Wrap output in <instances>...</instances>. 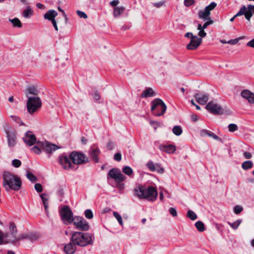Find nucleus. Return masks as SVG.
<instances>
[{"label":"nucleus","mask_w":254,"mask_h":254,"mask_svg":"<svg viewBox=\"0 0 254 254\" xmlns=\"http://www.w3.org/2000/svg\"><path fill=\"white\" fill-rule=\"evenodd\" d=\"M84 214L85 217L87 219H92L93 217V213L92 211L90 209H87L84 212Z\"/></svg>","instance_id":"obj_43"},{"label":"nucleus","mask_w":254,"mask_h":254,"mask_svg":"<svg viewBox=\"0 0 254 254\" xmlns=\"http://www.w3.org/2000/svg\"><path fill=\"white\" fill-rule=\"evenodd\" d=\"M206 109L214 114H223L224 113V110L222 107L213 101H210L207 104Z\"/></svg>","instance_id":"obj_11"},{"label":"nucleus","mask_w":254,"mask_h":254,"mask_svg":"<svg viewBox=\"0 0 254 254\" xmlns=\"http://www.w3.org/2000/svg\"><path fill=\"white\" fill-rule=\"evenodd\" d=\"M77 14L78 15V16L80 18H83L84 19H86L87 18V15H86V14L83 11L77 10Z\"/></svg>","instance_id":"obj_51"},{"label":"nucleus","mask_w":254,"mask_h":254,"mask_svg":"<svg viewBox=\"0 0 254 254\" xmlns=\"http://www.w3.org/2000/svg\"><path fill=\"white\" fill-rule=\"evenodd\" d=\"M133 195L139 199H144L150 201H154L157 197L156 189L152 186L147 188L139 185L133 190Z\"/></svg>","instance_id":"obj_2"},{"label":"nucleus","mask_w":254,"mask_h":254,"mask_svg":"<svg viewBox=\"0 0 254 254\" xmlns=\"http://www.w3.org/2000/svg\"><path fill=\"white\" fill-rule=\"evenodd\" d=\"M150 124L155 129H156L157 128L159 127V124L157 122L150 121Z\"/></svg>","instance_id":"obj_56"},{"label":"nucleus","mask_w":254,"mask_h":254,"mask_svg":"<svg viewBox=\"0 0 254 254\" xmlns=\"http://www.w3.org/2000/svg\"><path fill=\"white\" fill-rule=\"evenodd\" d=\"M99 153L100 151L98 148H93L90 152L91 157L95 162H97L98 161V156L99 155Z\"/></svg>","instance_id":"obj_27"},{"label":"nucleus","mask_w":254,"mask_h":254,"mask_svg":"<svg viewBox=\"0 0 254 254\" xmlns=\"http://www.w3.org/2000/svg\"><path fill=\"white\" fill-rule=\"evenodd\" d=\"M26 105L28 112L32 114L41 107L42 102L37 96L29 97Z\"/></svg>","instance_id":"obj_6"},{"label":"nucleus","mask_w":254,"mask_h":254,"mask_svg":"<svg viewBox=\"0 0 254 254\" xmlns=\"http://www.w3.org/2000/svg\"><path fill=\"white\" fill-rule=\"evenodd\" d=\"M21 164V162L18 159H14L12 161V165L14 167L18 168L20 166Z\"/></svg>","instance_id":"obj_47"},{"label":"nucleus","mask_w":254,"mask_h":254,"mask_svg":"<svg viewBox=\"0 0 254 254\" xmlns=\"http://www.w3.org/2000/svg\"><path fill=\"white\" fill-rule=\"evenodd\" d=\"M9 21L11 22L13 27L21 28L22 24L20 20L18 18L9 19Z\"/></svg>","instance_id":"obj_28"},{"label":"nucleus","mask_w":254,"mask_h":254,"mask_svg":"<svg viewBox=\"0 0 254 254\" xmlns=\"http://www.w3.org/2000/svg\"><path fill=\"white\" fill-rule=\"evenodd\" d=\"M38 235L33 233H25L17 234V230L14 224H10V233L3 236L4 242L13 243L20 240H27L33 242L38 238Z\"/></svg>","instance_id":"obj_1"},{"label":"nucleus","mask_w":254,"mask_h":254,"mask_svg":"<svg viewBox=\"0 0 254 254\" xmlns=\"http://www.w3.org/2000/svg\"><path fill=\"white\" fill-rule=\"evenodd\" d=\"M217 5L216 3L212 2L209 5L206 6L204 10H202L198 12V17L199 18L206 20L211 19L209 17L210 11L214 9Z\"/></svg>","instance_id":"obj_9"},{"label":"nucleus","mask_w":254,"mask_h":254,"mask_svg":"<svg viewBox=\"0 0 254 254\" xmlns=\"http://www.w3.org/2000/svg\"><path fill=\"white\" fill-rule=\"evenodd\" d=\"M73 224L77 229L82 231H87L89 229V225L87 222L82 217L75 216L72 221Z\"/></svg>","instance_id":"obj_8"},{"label":"nucleus","mask_w":254,"mask_h":254,"mask_svg":"<svg viewBox=\"0 0 254 254\" xmlns=\"http://www.w3.org/2000/svg\"><path fill=\"white\" fill-rule=\"evenodd\" d=\"M195 226L199 232H203L204 230V225L201 221H197Z\"/></svg>","instance_id":"obj_36"},{"label":"nucleus","mask_w":254,"mask_h":254,"mask_svg":"<svg viewBox=\"0 0 254 254\" xmlns=\"http://www.w3.org/2000/svg\"><path fill=\"white\" fill-rule=\"evenodd\" d=\"M247 46L254 48V39L248 42Z\"/></svg>","instance_id":"obj_59"},{"label":"nucleus","mask_w":254,"mask_h":254,"mask_svg":"<svg viewBox=\"0 0 254 254\" xmlns=\"http://www.w3.org/2000/svg\"><path fill=\"white\" fill-rule=\"evenodd\" d=\"M155 93L151 88H148L146 89L141 93L140 96L142 98H147L155 96Z\"/></svg>","instance_id":"obj_26"},{"label":"nucleus","mask_w":254,"mask_h":254,"mask_svg":"<svg viewBox=\"0 0 254 254\" xmlns=\"http://www.w3.org/2000/svg\"><path fill=\"white\" fill-rule=\"evenodd\" d=\"M108 176L115 180L117 182L124 181L126 177L118 168H113L108 173Z\"/></svg>","instance_id":"obj_12"},{"label":"nucleus","mask_w":254,"mask_h":254,"mask_svg":"<svg viewBox=\"0 0 254 254\" xmlns=\"http://www.w3.org/2000/svg\"><path fill=\"white\" fill-rule=\"evenodd\" d=\"M151 110L153 114L156 116L163 115L166 112L167 106L164 102L160 99L156 98L151 102Z\"/></svg>","instance_id":"obj_5"},{"label":"nucleus","mask_w":254,"mask_h":254,"mask_svg":"<svg viewBox=\"0 0 254 254\" xmlns=\"http://www.w3.org/2000/svg\"><path fill=\"white\" fill-rule=\"evenodd\" d=\"M38 144L43 149L48 153H51L58 148L57 145L54 144H51L47 141H38Z\"/></svg>","instance_id":"obj_14"},{"label":"nucleus","mask_w":254,"mask_h":254,"mask_svg":"<svg viewBox=\"0 0 254 254\" xmlns=\"http://www.w3.org/2000/svg\"><path fill=\"white\" fill-rule=\"evenodd\" d=\"M113 215L118 220L119 223L122 226L123 225V221L122 220V216L119 213L115 211L113 212Z\"/></svg>","instance_id":"obj_42"},{"label":"nucleus","mask_w":254,"mask_h":254,"mask_svg":"<svg viewBox=\"0 0 254 254\" xmlns=\"http://www.w3.org/2000/svg\"><path fill=\"white\" fill-rule=\"evenodd\" d=\"M35 189L38 192H42L43 190V187L40 184L37 183L35 185Z\"/></svg>","instance_id":"obj_49"},{"label":"nucleus","mask_w":254,"mask_h":254,"mask_svg":"<svg viewBox=\"0 0 254 254\" xmlns=\"http://www.w3.org/2000/svg\"><path fill=\"white\" fill-rule=\"evenodd\" d=\"M245 9V5H243L241 8V9H240V10L237 13V14L236 15H235L233 17H232L230 19V21L231 22H233L235 18L236 17H238V16H241V15H244V10Z\"/></svg>","instance_id":"obj_33"},{"label":"nucleus","mask_w":254,"mask_h":254,"mask_svg":"<svg viewBox=\"0 0 254 254\" xmlns=\"http://www.w3.org/2000/svg\"><path fill=\"white\" fill-rule=\"evenodd\" d=\"M58 15L57 12L53 9L48 10L44 15V18L51 21L55 20V17Z\"/></svg>","instance_id":"obj_23"},{"label":"nucleus","mask_w":254,"mask_h":254,"mask_svg":"<svg viewBox=\"0 0 254 254\" xmlns=\"http://www.w3.org/2000/svg\"><path fill=\"white\" fill-rule=\"evenodd\" d=\"M146 166L151 171H156L157 172L160 174H162L164 172V169L161 167L160 165H159L158 164H154L152 161H149L147 163Z\"/></svg>","instance_id":"obj_19"},{"label":"nucleus","mask_w":254,"mask_h":254,"mask_svg":"<svg viewBox=\"0 0 254 254\" xmlns=\"http://www.w3.org/2000/svg\"><path fill=\"white\" fill-rule=\"evenodd\" d=\"M38 141L36 143L37 145L33 147L32 148V150L33 152H34L36 154H39L41 152V149H43L40 146V145L38 144Z\"/></svg>","instance_id":"obj_40"},{"label":"nucleus","mask_w":254,"mask_h":254,"mask_svg":"<svg viewBox=\"0 0 254 254\" xmlns=\"http://www.w3.org/2000/svg\"><path fill=\"white\" fill-rule=\"evenodd\" d=\"M114 159L117 161H120L122 159V155L120 153H116L114 155Z\"/></svg>","instance_id":"obj_54"},{"label":"nucleus","mask_w":254,"mask_h":254,"mask_svg":"<svg viewBox=\"0 0 254 254\" xmlns=\"http://www.w3.org/2000/svg\"><path fill=\"white\" fill-rule=\"evenodd\" d=\"M33 10L30 6H27L26 8L23 11L22 16L25 18H29L33 15Z\"/></svg>","instance_id":"obj_29"},{"label":"nucleus","mask_w":254,"mask_h":254,"mask_svg":"<svg viewBox=\"0 0 254 254\" xmlns=\"http://www.w3.org/2000/svg\"><path fill=\"white\" fill-rule=\"evenodd\" d=\"M159 148L162 151L166 152L168 154L173 153L176 150L175 146L173 144L160 145Z\"/></svg>","instance_id":"obj_21"},{"label":"nucleus","mask_w":254,"mask_h":254,"mask_svg":"<svg viewBox=\"0 0 254 254\" xmlns=\"http://www.w3.org/2000/svg\"><path fill=\"white\" fill-rule=\"evenodd\" d=\"M76 247L73 243H69L65 245L64 251L66 254H73L76 251Z\"/></svg>","instance_id":"obj_24"},{"label":"nucleus","mask_w":254,"mask_h":254,"mask_svg":"<svg viewBox=\"0 0 254 254\" xmlns=\"http://www.w3.org/2000/svg\"><path fill=\"white\" fill-rule=\"evenodd\" d=\"M10 118H12L15 122L18 123L20 125H23V123L21 121V120L19 118V117H16L15 116H11Z\"/></svg>","instance_id":"obj_48"},{"label":"nucleus","mask_w":254,"mask_h":254,"mask_svg":"<svg viewBox=\"0 0 254 254\" xmlns=\"http://www.w3.org/2000/svg\"><path fill=\"white\" fill-rule=\"evenodd\" d=\"M229 130L231 132H234L238 129V126L235 124H230L228 126Z\"/></svg>","instance_id":"obj_44"},{"label":"nucleus","mask_w":254,"mask_h":254,"mask_svg":"<svg viewBox=\"0 0 254 254\" xmlns=\"http://www.w3.org/2000/svg\"><path fill=\"white\" fill-rule=\"evenodd\" d=\"M125 8L123 6L116 7L114 9V16L115 17H118L121 15L124 11Z\"/></svg>","instance_id":"obj_30"},{"label":"nucleus","mask_w":254,"mask_h":254,"mask_svg":"<svg viewBox=\"0 0 254 254\" xmlns=\"http://www.w3.org/2000/svg\"><path fill=\"white\" fill-rule=\"evenodd\" d=\"M123 172L128 176H130L133 173L132 169L129 166H125L123 168Z\"/></svg>","instance_id":"obj_37"},{"label":"nucleus","mask_w":254,"mask_h":254,"mask_svg":"<svg viewBox=\"0 0 254 254\" xmlns=\"http://www.w3.org/2000/svg\"><path fill=\"white\" fill-rule=\"evenodd\" d=\"M71 241L75 245L85 247L93 243L92 239L88 233L76 232L72 235Z\"/></svg>","instance_id":"obj_4"},{"label":"nucleus","mask_w":254,"mask_h":254,"mask_svg":"<svg viewBox=\"0 0 254 254\" xmlns=\"http://www.w3.org/2000/svg\"><path fill=\"white\" fill-rule=\"evenodd\" d=\"M238 42L237 39L231 40L227 41V43L235 45Z\"/></svg>","instance_id":"obj_61"},{"label":"nucleus","mask_w":254,"mask_h":254,"mask_svg":"<svg viewBox=\"0 0 254 254\" xmlns=\"http://www.w3.org/2000/svg\"><path fill=\"white\" fill-rule=\"evenodd\" d=\"M207 21L204 23V24L202 26L201 24H199L198 25L199 27V29L202 28V29H206L207 27L210 24L213 23V20L211 19H206Z\"/></svg>","instance_id":"obj_41"},{"label":"nucleus","mask_w":254,"mask_h":254,"mask_svg":"<svg viewBox=\"0 0 254 254\" xmlns=\"http://www.w3.org/2000/svg\"><path fill=\"white\" fill-rule=\"evenodd\" d=\"M2 185L6 191L10 190H20L22 182L20 178L9 172H4L2 175Z\"/></svg>","instance_id":"obj_3"},{"label":"nucleus","mask_w":254,"mask_h":254,"mask_svg":"<svg viewBox=\"0 0 254 254\" xmlns=\"http://www.w3.org/2000/svg\"><path fill=\"white\" fill-rule=\"evenodd\" d=\"M191 119L192 122H195L198 120V118L196 115L193 114L191 116Z\"/></svg>","instance_id":"obj_60"},{"label":"nucleus","mask_w":254,"mask_h":254,"mask_svg":"<svg viewBox=\"0 0 254 254\" xmlns=\"http://www.w3.org/2000/svg\"><path fill=\"white\" fill-rule=\"evenodd\" d=\"M51 22H52V24L53 25V26L54 27L55 30L56 31H58V26L57 25V22H56V20H53Z\"/></svg>","instance_id":"obj_63"},{"label":"nucleus","mask_w":254,"mask_h":254,"mask_svg":"<svg viewBox=\"0 0 254 254\" xmlns=\"http://www.w3.org/2000/svg\"><path fill=\"white\" fill-rule=\"evenodd\" d=\"M6 133L8 146L10 147L14 146L16 143V135L15 131H7Z\"/></svg>","instance_id":"obj_17"},{"label":"nucleus","mask_w":254,"mask_h":254,"mask_svg":"<svg viewBox=\"0 0 254 254\" xmlns=\"http://www.w3.org/2000/svg\"><path fill=\"white\" fill-rule=\"evenodd\" d=\"M211 131H209L206 129H202L200 131V134L201 136L204 137L206 135L209 136V133H211Z\"/></svg>","instance_id":"obj_50"},{"label":"nucleus","mask_w":254,"mask_h":254,"mask_svg":"<svg viewBox=\"0 0 254 254\" xmlns=\"http://www.w3.org/2000/svg\"><path fill=\"white\" fill-rule=\"evenodd\" d=\"M69 159V158L65 155H61L59 157V162L63 168L65 170H68L72 167Z\"/></svg>","instance_id":"obj_16"},{"label":"nucleus","mask_w":254,"mask_h":254,"mask_svg":"<svg viewBox=\"0 0 254 254\" xmlns=\"http://www.w3.org/2000/svg\"><path fill=\"white\" fill-rule=\"evenodd\" d=\"M38 94V91L33 85H30L27 87L25 91V95L29 98V95H37Z\"/></svg>","instance_id":"obj_25"},{"label":"nucleus","mask_w":254,"mask_h":254,"mask_svg":"<svg viewBox=\"0 0 254 254\" xmlns=\"http://www.w3.org/2000/svg\"><path fill=\"white\" fill-rule=\"evenodd\" d=\"M169 212L170 213V214L173 216V217H175L177 215V211L176 210V209L174 207H170L169 208Z\"/></svg>","instance_id":"obj_53"},{"label":"nucleus","mask_w":254,"mask_h":254,"mask_svg":"<svg viewBox=\"0 0 254 254\" xmlns=\"http://www.w3.org/2000/svg\"><path fill=\"white\" fill-rule=\"evenodd\" d=\"M4 238L2 233L0 231V245H1L4 242Z\"/></svg>","instance_id":"obj_62"},{"label":"nucleus","mask_w":254,"mask_h":254,"mask_svg":"<svg viewBox=\"0 0 254 254\" xmlns=\"http://www.w3.org/2000/svg\"><path fill=\"white\" fill-rule=\"evenodd\" d=\"M197 30H199L198 35L202 39L206 36V33L204 31V29L202 28L199 29L198 26H197Z\"/></svg>","instance_id":"obj_45"},{"label":"nucleus","mask_w":254,"mask_h":254,"mask_svg":"<svg viewBox=\"0 0 254 254\" xmlns=\"http://www.w3.org/2000/svg\"><path fill=\"white\" fill-rule=\"evenodd\" d=\"M182 129L180 126H176L173 128V132L176 135H180L182 133Z\"/></svg>","instance_id":"obj_35"},{"label":"nucleus","mask_w":254,"mask_h":254,"mask_svg":"<svg viewBox=\"0 0 254 254\" xmlns=\"http://www.w3.org/2000/svg\"><path fill=\"white\" fill-rule=\"evenodd\" d=\"M241 96L247 100L251 104L254 103V94L249 90H243L241 93Z\"/></svg>","instance_id":"obj_18"},{"label":"nucleus","mask_w":254,"mask_h":254,"mask_svg":"<svg viewBox=\"0 0 254 254\" xmlns=\"http://www.w3.org/2000/svg\"><path fill=\"white\" fill-rule=\"evenodd\" d=\"M242 222V220L241 219H238L233 223L228 222V224L231 228L234 230H236L238 228Z\"/></svg>","instance_id":"obj_32"},{"label":"nucleus","mask_w":254,"mask_h":254,"mask_svg":"<svg viewBox=\"0 0 254 254\" xmlns=\"http://www.w3.org/2000/svg\"><path fill=\"white\" fill-rule=\"evenodd\" d=\"M253 166V163L251 161H246L242 164V167L245 170L252 168Z\"/></svg>","instance_id":"obj_31"},{"label":"nucleus","mask_w":254,"mask_h":254,"mask_svg":"<svg viewBox=\"0 0 254 254\" xmlns=\"http://www.w3.org/2000/svg\"><path fill=\"white\" fill-rule=\"evenodd\" d=\"M243 155L246 159H250L252 158V154L250 152L245 151L244 152Z\"/></svg>","instance_id":"obj_58"},{"label":"nucleus","mask_w":254,"mask_h":254,"mask_svg":"<svg viewBox=\"0 0 254 254\" xmlns=\"http://www.w3.org/2000/svg\"><path fill=\"white\" fill-rule=\"evenodd\" d=\"M60 214L62 220L65 224L71 223L73 220V214L71 209L67 206H64L61 210Z\"/></svg>","instance_id":"obj_7"},{"label":"nucleus","mask_w":254,"mask_h":254,"mask_svg":"<svg viewBox=\"0 0 254 254\" xmlns=\"http://www.w3.org/2000/svg\"><path fill=\"white\" fill-rule=\"evenodd\" d=\"M209 136L212 137L214 139L218 140L219 141H221L222 139L218 136L217 135H216L215 133H214L212 132H211V133H209Z\"/></svg>","instance_id":"obj_52"},{"label":"nucleus","mask_w":254,"mask_h":254,"mask_svg":"<svg viewBox=\"0 0 254 254\" xmlns=\"http://www.w3.org/2000/svg\"><path fill=\"white\" fill-rule=\"evenodd\" d=\"M45 194H41L40 197L43 203L44 208L46 211H47L48 208V199L45 197Z\"/></svg>","instance_id":"obj_34"},{"label":"nucleus","mask_w":254,"mask_h":254,"mask_svg":"<svg viewBox=\"0 0 254 254\" xmlns=\"http://www.w3.org/2000/svg\"><path fill=\"white\" fill-rule=\"evenodd\" d=\"M187 216L192 220L197 219L196 214L192 210H189L187 213Z\"/></svg>","instance_id":"obj_39"},{"label":"nucleus","mask_w":254,"mask_h":254,"mask_svg":"<svg viewBox=\"0 0 254 254\" xmlns=\"http://www.w3.org/2000/svg\"><path fill=\"white\" fill-rule=\"evenodd\" d=\"M118 3L119 1L118 0H113L110 2V4L113 6H116Z\"/></svg>","instance_id":"obj_64"},{"label":"nucleus","mask_w":254,"mask_h":254,"mask_svg":"<svg viewBox=\"0 0 254 254\" xmlns=\"http://www.w3.org/2000/svg\"><path fill=\"white\" fill-rule=\"evenodd\" d=\"M244 13L246 19L250 21L254 13V5L249 4L247 5V7L245 6Z\"/></svg>","instance_id":"obj_20"},{"label":"nucleus","mask_w":254,"mask_h":254,"mask_svg":"<svg viewBox=\"0 0 254 254\" xmlns=\"http://www.w3.org/2000/svg\"><path fill=\"white\" fill-rule=\"evenodd\" d=\"M194 2L193 0H185L184 4L186 6H189L192 5Z\"/></svg>","instance_id":"obj_55"},{"label":"nucleus","mask_w":254,"mask_h":254,"mask_svg":"<svg viewBox=\"0 0 254 254\" xmlns=\"http://www.w3.org/2000/svg\"><path fill=\"white\" fill-rule=\"evenodd\" d=\"M202 41L201 38H198L196 36H193L190 39V41L187 45V48L190 50H195L201 44Z\"/></svg>","instance_id":"obj_15"},{"label":"nucleus","mask_w":254,"mask_h":254,"mask_svg":"<svg viewBox=\"0 0 254 254\" xmlns=\"http://www.w3.org/2000/svg\"><path fill=\"white\" fill-rule=\"evenodd\" d=\"M23 140L28 146H32L37 142L35 135L30 131H27L25 133Z\"/></svg>","instance_id":"obj_13"},{"label":"nucleus","mask_w":254,"mask_h":254,"mask_svg":"<svg viewBox=\"0 0 254 254\" xmlns=\"http://www.w3.org/2000/svg\"><path fill=\"white\" fill-rule=\"evenodd\" d=\"M243 210V208L240 205H236L234 208V211L235 214H240Z\"/></svg>","instance_id":"obj_46"},{"label":"nucleus","mask_w":254,"mask_h":254,"mask_svg":"<svg viewBox=\"0 0 254 254\" xmlns=\"http://www.w3.org/2000/svg\"><path fill=\"white\" fill-rule=\"evenodd\" d=\"M69 158L74 164H81L86 162L85 156L78 152H72L69 155Z\"/></svg>","instance_id":"obj_10"},{"label":"nucleus","mask_w":254,"mask_h":254,"mask_svg":"<svg viewBox=\"0 0 254 254\" xmlns=\"http://www.w3.org/2000/svg\"><path fill=\"white\" fill-rule=\"evenodd\" d=\"M26 177L32 183L36 182L37 179L32 173L31 172H27Z\"/></svg>","instance_id":"obj_38"},{"label":"nucleus","mask_w":254,"mask_h":254,"mask_svg":"<svg viewBox=\"0 0 254 254\" xmlns=\"http://www.w3.org/2000/svg\"><path fill=\"white\" fill-rule=\"evenodd\" d=\"M197 101L200 104L204 105L208 100V95L204 93H196L194 95Z\"/></svg>","instance_id":"obj_22"},{"label":"nucleus","mask_w":254,"mask_h":254,"mask_svg":"<svg viewBox=\"0 0 254 254\" xmlns=\"http://www.w3.org/2000/svg\"><path fill=\"white\" fill-rule=\"evenodd\" d=\"M92 96L94 99L96 101L99 100V99L100 98L99 94L96 92H94L93 93Z\"/></svg>","instance_id":"obj_57"}]
</instances>
